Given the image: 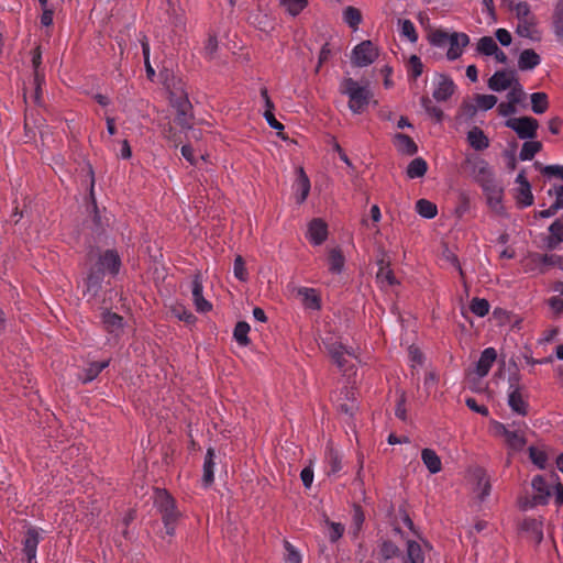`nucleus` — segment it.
Returning <instances> with one entry per match:
<instances>
[{"label":"nucleus","instance_id":"1","mask_svg":"<svg viewBox=\"0 0 563 563\" xmlns=\"http://www.w3.org/2000/svg\"><path fill=\"white\" fill-rule=\"evenodd\" d=\"M153 505L161 515L165 534L174 537L181 517L175 498L165 488H155Z\"/></svg>","mask_w":563,"mask_h":563},{"label":"nucleus","instance_id":"2","mask_svg":"<svg viewBox=\"0 0 563 563\" xmlns=\"http://www.w3.org/2000/svg\"><path fill=\"white\" fill-rule=\"evenodd\" d=\"M429 43L437 48H444L446 51V59L454 62L459 59L464 52V48L470 44V36L464 32L453 31L448 33L443 30H435L429 35Z\"/></svg>","mask_w":563,"mask_h":563},{"label":"nucleus","instance_id":"3","mask_svg":"<svg viewBox=\"0 0 563 563\" xmlns=\"http://www.w3.org/2000/svg\"><path fill=\"white\" fill-rule=\"evenodd\" d=\"M341 92L349 97V109L355 113H362L371 100V91L366 85H361L355 79L347 77L341 82Z\"/></svg>","mask_w":563,"mask_h":563},{"label":"nucleus","instance_id":"4","mask_svg":"<svg viewBox=\"0 0 563 563\" xmlns=\"http://www.w3.org/2000/svg\"><path fill=\"white\" fill-rule=\"evenodd\" d=\"M89 175H90V185H89V202L87 205V212L91 218L92 227L91 230L98 236H101L106 233L107 228L110 224V218L108 217L106 210L101 211L98 207L96 195H95V173L91 165H88Z\"/></svg>","mask_w":563,"mask_h":563},{"label":"nucleus","instance_id":"5","mask_svg":"<svg viewBox=\"0 0 563 563\" xmlns=\"http://www.w3.org/2000/svg\"><path fill=\"white\" fill-rule=\"evenodd\" d=\"M92 266L98 268L103 275L115 279L122 268V258L115 249H107L98 254Z\"/></svg>","mask_w":563,"mask_h":563},{"label":"nucleus","instance_id":"6","mask_svg":"<svg viewBox=\"0 0 563 563\" xmlns=\"http://www.w3.org/2000/svg\"><path fill=\"white\" fill-rule=\"evenodd\" d=\"M504 124L523 141L534 140L538 135L539 122L537 119L529 115L508 118L505 120Z\"/></svg>","mask_w":563,"mask_h":563},{"label":"nucleus","instance_id":"7","mask_svg":"<svg viewBox=\"0 0 563 563\" xmlns=\"http://www.w3.org/2000/svg\"><path fill=\"white\" fill-rule=\"evenodd\" d=\"M44 529L36 526H30L25 530L22 540V554L26 563H37V548L44 539Z\"/></svg>","mask_w":563,"mask_h":563},{"label":"nucleus","instance_id":"8","mask_svg":"<svg viewBox=\"0 0 563 563\" xmlns=\"http://www.w3.org/2000/svg\"><path fill=\"white\" fill-rule=\"evenodd\" d=\"M487 206L496 212L503 211L504 188L496 176L481 184Z\"/></svg>","mask_w":563,"mask_h":563},{"label":"nucleus","instance_id":"9","mask_svg":"<svg viewBox=\"0 0 563 563\" xmlns=\"http://www.w3.org/2000/svg\"><path fill=\"white\" fill-rule=\"evenodd\" d=\"M106 275L90 265L82 283V296L89 300L97 298L102 290Z\"/></svg>","mask_w":563,"mask_h":563},{"label":"nucleus","instance_id":"10","mask_svg":"<svg viewBox=\"0 0 563 563\" xmlns=\"http://www.w3.org/2000/svg\"><path fill=\"white\" fill-rule=\"evenodd\" d=\"M378 57V52L372 41L365 40L354 46L351 54L352 63L357 67H366Z\"/></svg>","mask_w":563,"mask_h":563},{"label":"nucleus","instance_id":"11","mask_svg":"<svg viewBox=\"0 0 563 563\" xmlns=\"http://www.w3.org/2000/svg\"><path fill=\"white\" fill-rule=\"evenodd\" d=\"M507 405L515 413L526 417L528 415L529 404L523 399L520 387L518 386V377H509V389L507 393Z\"/></svg>","mask_w":563,"mask_h":563},{"label":"nucleus","instance_id":"12","mask_svg":"<svg viewBox=\"0 0 563 563\" xmlns=\"http://www.w3.org/2000/svg\"><path fill=\"white\" fill-rule=\"evenodd\" d=\"M529 261L530 263L527 271L536 274H545L551 266L563 268V258L556 254L533 253L529 256Z\"/></svg>","mask_w":563,"mask_h":563},{"label":"nucleus","instance_id":"13","mask_svg":"<svg viewBox=\"0 0 563 563\" xmlns=\"http://www.w3.org/2000/svg\"><path fill=\"white\" fill-rule=\"evenodd\" d=\"M467 164L470 165V174L472 178L478 185L496 176L493 168L484 158H467Z\"/></svg>","mask_w":563,"mask_h":563},{"label":"nucleus","instance_id":"14","mask_svg":"<svg viewBox=\"0 0 563 563\" xmlns=\"http://www.w3.org/2000/svg\"><path fill=\"white\" fill-rule=\"evenodd\" d=\"M516 80L514 71L500 69L490 76L487 86L494 92H501L509 89Z\"/></svg>","mask_w":563,"mask_h":563},{"label":"nucleus","instance_id":"15","mask_svg":"<svg viewBox=\"0 0 563 563\" xmlns=\"http://www.w3.org/2000/svg\"><path fill=\"white\" fill-rule=\"evenodd\" d=\"M190 288L196 310L200 313L209 312L212 309V305L203 297V285L200 274L194 275Z\"/></svg>","mask_w":563,"mask_h":563},{"label":"nucleus","instance_id":"16","mask_svg":"<svg viewBox=\"0 0 563 563\" xmlns=\"http://www.w3.org/2000/svg\"><path fill=\"white\" fill-rule=\"evenodd\" d=\"M100 320L103 329L113 336H118L125 325L123 317L112 312L110 309L102 310Z\"/></svg>","mask_w":563,"mask_h":563},{"label":"nucleus","instance_id":"17","mask_svg":"<svg viewBox=\"0 0 563 563\" xmlns=\"http://www.w3.org/2000/svg\"><path fill=\"white\" fill-rule=\"evenodd\" d=\"M292 188L295 191L296 202L298 205L303 203L309 196L311 183L302 167H299L296 172V180Z\"/></svg>","mask_w":563,"mask_h":563},{"label":"nucleus","instance_id":"18","mask_svg":"<svg viewBox=\"0 0 563 563\" xmlns=\"http://www.w3.org/2000/svg\"><path fill=\"white\" fill-rule=\"evenodd\" d=\"M307 239L313 246L321 245L328 239L327 223L319 218L312 219L308 224Z\"/></svg>","mask_w":563,"mask_h":563},{"label":"nucleus","instance_id":"19","mask_svg":"<svg viewBox=\"0 0 563 563\" xmlns=\"http://www.w3.org/2000/svg\"><path fill=\"white\" fill-rule=\"evenodd\" d=\"M455 84L451 77L444 74H439L437 86L432 92L433 98L443 102L451 98L454 93Z\"/></svg>","mask_w":563,"mask_h":563},{"label":"nucleus","instance_id":"20","mask_svg":"<svg viewBox=\"0 0 563 563\" xmlns=\"http://www.w3.org/2000/svg\"><path fill=\"white\" fill-rule=\"evenodd\" d=\"M322 343L332 361L340 369H344L346 360L344 357V345L332 336L322 340Z\"/></svg>","mask_w":563,"mask_h":563},{"label":"nucleus","instance_id":"21","mask_svg":"<svg viewBox=\"0 0 563 563\" xmlns=\"http://www.w3.org/2000/svg\"><path fill=\"white\" fill-rule=\"evenodd\" d=\"M216 451L213 448H208L202 465V479L201 485L203 488H209L214 482V470H216Z\"/></svg>","mask_w":563,"mask_h":563},{"label":"nucleus","instance_id":"22","mask_svg":"<svg viewBox=\"0 0 563 563\" xmlns=\"http://www.w3.org/2000/svg\"><path fill=\"white\" fill-rule=\"evenodd\" d=\"M520 531L529 534L537 545L541 544L543 541V525L542 521L537 518H525L520 523Z\"/></svg>","mask_w":563,"mask_h":563},{"label":"nucleus","instance_id":"23","mask_svg":"<svg viewBox=\"0 0 563 563\" xmlns=\"http://www.w3.org/2000/svg\"><path fill=\"white\" fill-rule=\"evenodd\" d=\"M497 358V352L494 347H486L482 351L476 365L475 373L478 377H485L488 375L492 366Z\"/></svg>","mask_w":563,"mask_h":563},{"label":"nucleus","instance_id":"24","mask_svg":"<svg viewBox=\"0 0 563 563\" xmlns=\"http://www.w3.org/2000/svg\"><path fill=\"white\" fill-rule=\"evenodd\" d=\"M247 20L252 26L265 33L272 32L275 27L274 20L262 10L252 11Z\"/></svg>","mask_w":563,"mask_h":563},{"label":"nucleus","instance_id":"25","mask_svg":"<svg viewBox=\"0 0 563 563\" xmlns=\"http://www.w3.org/2000/svg\"><path fill=\"white\" fill-rule=\"evenodd\" d=\"M531 486L537 493L533 500L538 505H547L551 496L550 487L543 475H536L532 478Z\"/></svg>","mask_w":563,"mask_h":563},{"label":"nucleus","instance_id":"26","mask_svg":"<svg viewBox=\"0 0 563 563\" xmlns=\"http://www.w3.org/2000/svg\"><path fill=\"white\" fill-rule=\"evenodd\" d=\"M402 563H426V556L421 545L415 540H407L406 551L400 555Z\"/></svg>","mask_w":563,"mask_h":563},{"label":"nucleus","instance_id":"27","mask_svg":"<svg viewBox=\"0 0 563 563\" xmlns=\"http://www.w3.org/2000/svg\"><path fill=\"white\" fill-rule=\"evenodd\" d=\"M298 296L302 299V305L306 309L318 311L321 309V298L317 289L311 287H299Z\"/></svg>","mask_w":563,"mask_h":563},{"label":"nucleus","instance_id":"28","mask_svg":"<svg viewBox=\"0 0 563 563\" xmlns=\"http://www.w3.org/2000/svg\"><path fill=\"white\" fill-rule=\"evenodd\" d=\"M466 140L475 151H484L489 146V139L478 126H473L466 133Z\"/></svg>","mask_w":563,"mask_h":563},{"label":"nucleus","instance_id":"29","mask_svg":"<svg viewBox=\"0 0 563 563\" xmlns=\"http://www.w3.org/2000/svg\"><path fill=\"white\" fill-rule=\"evenodd\" d=\"M325 462L328 465V476H336L343 468L340 452L331 445L325 448Z\"/></svg>","mask_w":563,"mask_h":563},{"label":"nucleus","instance_id":"30","mask_svg":"<svg viewBox=\"0 0 563 563\" xmlns=\"http://www.w3.org/2000/svg\"><path fill=\"white\" fill-rule=\"evenodd\" d=\"M541 64L540 55L532 48L523 49L518 58V67L520 70H532Z\"/></svg>","mask_w":563,"mask_h":563},{"label":"nucleus","instance_id":"31","mask_svg":"<svg viewBox=\"0 0 563 563\" xmlns=\"http://www.w3.org/2000/svg\"><path fill=\"white\" fill-rule=\"evenodd\" d=\"M421 460L430 474H438L442 470V462L438 453L430 448L421 450Z\"/></svg>","mask_w":563,"mask_h":563},{"label":"nucleus","instance_id":"32","mask_svg":"<svg viewBox=\"0 0 563 563\" xmlns=\"http://www.w3.org/2000/svg\"><path fill=\"white\" fill-rule=\"evenodd\" d=\"M394 139L399 153L409 156L416 155L418 153V145L409 135L405 133H396Z\"/></svg>","mask_w":563,"mask_h":563},{"label":"nucleus","instance_id":"33","mask_svg":"<svg viewBox=\"0 0 563 563\" xmlns=\"http://www.w3.org/2000/svg\"><path fill=\"white\" fill-rule=\"evenodd\" d=\"M345 257L339 247L329 251L328 266L329 272L333 275H341L344 271Z\"/></svg>","mask_w":563,"mask_h":563},{"label":"nucleus","instance_id":"34","mask_svg":"<svg viewBox=\"0 0 563 563\" xmlns=\"http://www.w3.org/2000/svg\"><path fill=\"white\" fill-rule=\"evenodd\" d=\"M378 555L380 562H390L393 559L401 555L399 547L390 540H382L378 544Z\"/></svg>","mask_w":563,"mask_h":563},{"label":"nucleus","instance_id":"35","mask_svg":"<svg viewBox=\"0 0 563 563\" xmlns=\"http://www.w3.org/2000/svg\"><path fill=\"white\" fill-rule=\"evenodd\" d=\"M170 107L176 111L192 110V104L185 91H170L169 92Z\"/></svg>","mask_w":563,"mask_h":563},{"label":"nucleus","instance_id":"36","mask_svg":"<svg viewBox=\"0 0 563 563\" xmlns=\"http://www.w3.org/2000/svg\"><path fill=\"white\" fill-rule=\"evenodd\" d=\"M515 199L519 208L525 209L533 205L534 197L532 194V186H518L515 189Z\"/></svg>","mask_w":563,"mask_h":563},{"label":"nucleus","instance_id":"37","mask_svg":"<svg viewBox=\"0 0 563 563\" xmlns=\"http://www.w3.org/2000/svg\"><path fill=\"white\" fill-rule=\"evenodd\" d=\"M428 170V164L424 158L416 157L407 166L406 175L409 179L421 178Z\"/></svg>","mask_w":563,"mask_h":563},{"label":"nucleus","instance_id":"38","mask_svg":"<svg viewBox=\"0 0 563 563\" xmlns=\"http://www.w3.org/2000/svg\"><path fill=\"white\" fill-rule=\"evenodd\" d=\"M542 150V144L539 141L527 140L523 142L519 152L518 158L522 162L532 161L533 157Z\"/></svg>","mask_w":563,"mask_h":563},{"label":"nucleus","instance_id":"39","mask_svg":"<svg viewBox=\"0 0 563 563\" xmlns=\"http://www.w3.org/2000/svg\"><path fill=\"white\" fill-rule=\"evenodd\" d=\"M416 212L423 219L431 220L438 214V207L434 202L421 198L416 202Z\"/></svg>","mask_w":563,"mask_h":563},{"label":"nucleus","instance_id":"40","mask_svg":"<svg viewBox=\"0 0 563 563\" xmlns=\"http://www.w3.org/2000/svg\"><path fill=\"white\" fill-rule=\"evenodd\" d=\"M531 110L534 114H543L549 108L548 95L543 91L532 92L530 95Z\"/></svg>","mask_w":563,"mask_h":563},{"label":"nucleus","instance_id":"41","mask_svg":"<svg viewBox=\"0 0 563 563\" xmlns=\"http://www.w3.org/2000/svg\"><path fill=\"white\" fill-rule=\"evenodd\" d=\"M250 324L246 321H238L233 330V339L240 346H247L250 344L249 332Z\"/></svg>","mask_w":563,"mask_h":563},{"label":"nucleus","instance_id":"42","mask_svg":"<svg viewBox=\"0 0 563 563\" xmlns=\"http://www.w3.org/2000/svg\"><path fill=\"white\" fill-rule=\"evenodd\" d=\"M506 444L512 451H522L527 444V439L518 430H510L505 437Z\"/></svg>","mask_w":563,"mask_h":563},{"label":"nucleus","instance_id":"43","mask_svg":"<svg viewBox=\"0 0 563 563\" xmlns=\"http://www.w3.org/2000/svg\"><path fill=\"white\" fill-rule=\"evenodd\" d=\"M398 24L400 36L406 37L410 43H416L418 41V33L411 20L400 19Z\"/></svg>","mask_w":563,"mask_h":563},{"label":"nucleus","instance_id":"44","mask_svg":"<svg viewBox=\"0 0 563 563\" xmlns=\"http://www.w3.org/2000/svg\"><path fill=\"white\" fill-rule=\"evenodd\" d=\"M534 166L541 170V173L548 178H556L563 181V165L550 164L542 165L539 162L534 163Z\"/></svg>","mask_w":563,"mask_h":563},{"label":"nucleus","instance_id":"45","mask_svg":"<svg viewBox=\"0 0 563 563\" xmlns=\"http://www.w3.org/2000/svg\"><path fill=\"white\" fill-rule=\"evenodd\" d=\"M490 305L487 299L475 297L471 300L470 310L478 318H484L488 314Z\"/></svg>","mask_w":563,"mask_h":563},{"label":"nucleus","instance_id":"46","mask_svg":"<svg viewBox=\"0 0 563 563\" xmlns=\"http://www.w3.org/2000/svg\"><path fill=\"white\" fill-rule=\"evenodd\" d=\"M343 21L351 27L356 29L362 22V15L358 9L354 7H346L343 10Z\"/></svg>","mask_w":563,"mask_h":563},{"label":"nucleus","instance_id":"47","mask_svg":"<svg viewBox=\"0 0 563 563\" xmlns=\"http://www.w3.org/2000/svg\"><path fill=\"white\" fill-rule=\"evenodd\" d=\"M529 459L539 468L544 470L547 467L548 455L543 450H540L533 445L529 446Z\"/></svg>","mask_w":563,"mask_h":563},{"label":"nucleus","instance_id":"48","mask_svg":"<svg viewBox=\"0 0 563 563\" xmlns=\"http://www.w3.org/2000/svg\"><path fill=\"white\" fill-rule=\"evenodd\" d=\"M497 43L490 36H483L477 43V52L484 56H492L497 51Z\"/></svg>","mask_w":563,"mask_h":563},{"label":"nucleus","instance_id":"49","mask_svg":"<svg viewBox=\"0 0 563 563\" xmlns=\"http://www.w3.org/2000/svg\"><path fill=\"white\" fill-rule=\"evenodd\" d=\"M421 106L429 117L435 119L438 123L442 122L444 113L440 107L433 104L428 98L421 99Z\"/></svg>","mask_w":563,"mask_h":563},{"label":"nucleus","instance_id":"50","mask_svg":"<svg viewBox=\"0 0 563 563\" xmlns=\"http://www.w3.org/2000/svg\"><path fill=\"white\" fill-rule=\"evenodd\" d=\"M280 4L291 16H297L308 4V0H280Z\"/></svg>","mask_w":563,"mask_h":563},{"label":"nucleus","instance_id":"51","mask_svg":"<svg viewBox=\"0 0 563 563\" xmlns=\"http://www.w3.org/2000/svg\"><path fill=\"white\" fill-rule=\"evenodd\" d=\"M365 521V515L361 506L354 505L353 506V514H352V533L354 537L358 534L361 531L363 525Z\"/></svg>","mask_w":563,"mask_h":563},{"label":"nucleus","instance_id":"52","mask_svg":"<svg viewBox=\"0 0 563 563\" xmlns=\"http://www.w3.org/2000/svg\"><path fill=\"white\" fill-rule=\"evenodd\" d=\"M526 97L522 85L518 81V79L512 84L510 90L507 93V100L514 104H520Z\"/></svg>","mask_w":563,"mask_h":563},{"label":"nucleus","instance_id":"53","mask_svg":"<svg viewBox=\"0 0 563 563\" xmlns=\"http://www.w3.org/2000/svg\"><path fill=\"white\" fill-rule=\"evenodd\" d=\"M325 525L329 528L328 539L331 543H336L343 536L345 527L335 521L325 520Z\"/></svg>","mask_w":563,"mask_h":563},{"label":"nucleus","instance_id":"54","mask_svg":"<svg viewBox=\"0 0 563 563\" xmlns=\"http://www.w3.org/2000/svg\"><path fill=\"white\" fill-rule=\"evenodd\" d=\"M100 372L98 371L97 366L93 364V362L88 363V365L79 373L78 379L87 385L92 383L98 376Z\"/></svg>","mask_w":563,"mask_h":563},{"label":"nucleus","instance_id":"55","mask_svg":"<svg viewBox=\"0 0 563 563\" xmlns=\"http://www.w3.org/2000/svg\"><path fill=\"white\" fill-rule=\"evenodd\" d=\"M285 549V563H302V558L299 550L289 541H284Z\"/></svg>","mask_w":563,"mask_h":563},{"label":"nucleus","instance_id":"56","mask_svg":"<svg viewBox=\"0 0 563 563\" xmlns=\"http://www.w3.org/2000/svg\"><path fill=\"white\" fill-rule=\"evenodd\" d=\"M553 33L558 42L563 45V9L556 8L554 11Z\"/></svg>","mask_w":563,"mask_h":563},{"label":"nucleus","instance_id":"57","mask_svg":"<svg viewBox=\"0 0 563 563\" xmlns=\"http://www.w3.org/2000/svg\"><path fill=\"white\" fill-rule=\"evenodd\" d=\"M192 119H194L192 110H187V111L176 112V117H175L174 121L181 130H190V129H192V122H191Z\"/></svg>","mask_w":563,"mask_h":563},{"label":"nucleus","instance_id":"58","mask_svg":"<svg viewBox=\"0 0 563 563\" xmlns=\"http://www.w3.org/2000/svg\"><path fill=\"white\" fill-rule=\"evenodd\" d=\"M533 29H534L533 22H530L529 20L528 21H519L517 24V27H516V33L520 37H526V38H530L532 41H537L538 37L533 36V32H534Z\"/></svg>","mask_w":563,"mask_h":563},{"label":"nucleus","instance_id":"59","mask_svg":"<svg viewBox=\"0 0 563 563\" xmlns=\"http://www.w3.org/2000/svg\"><path fill=\"white\" fill-rule=\"evenodd\" d=\"M423 73V64L419 56L411 55L409 57V70H408V77L410 79H417L420 77Z\"/></svg>","mask_w":563,"mask_h":563},{"label":"nucleus","instance_id":"60","mask_svg":"<svg viewBox=\"0 0 563 563\" xmlns=\"http://www.w3.org/2000/svg\"><path fill=\"white\" fill-rule=\"evenodd\" d=\"M233 275L240 282H246L249 279V274L245 268L244 260L241 255H238L233 262Z\"/></svg>","mask_w":563,"mask_h":563},{"label":"nucleus","instance_id":"61","mask_svg":"<svg viewBox=\"0 0 563 563\" xmlns=\"http://www.w3.org/2000/svg\"><path fill=\"white\" fill-rule=\"evenodd\" d=\"M497 97L495 95H478L476 97L477 108L484 112L493 109L497 104Z\"/></svg>","mask_w":563,"mask_h":563},{"label":"nucleus","instance_id":"62","mask_svg":"<svg viewBox=\"0 0 563 563\" xmlns=\"http://www.w3.org/2000/svg\"><path fill=\"white\" fill-rule=\"evenodd\" d=\"M45 85L43 73H33L34 100L38 104L42 98V87Z\"/></svg>","mask_w":563,"mask_h":563},{"label":"nucleus","instance_id":"63","mask_svg":"<svg viewBox=\"0 0 563 563\" xmlns=\"http://www.w3.org/2000/svg\"><path fill=\"white\" fill-rule=\"evenodd\" d=\"M549 196H554L552 205L560 210L563 209V185L554 184L549 190Z\"/></svg>","mask_w":563,"mask_h":563},{"label":"nucleus","instance_id":"64","mask_svg":"<svg viewBox=\"0 0 563 563\" xmlns=\"http://www.w3.org/2000/svg\"><path fill=\"white\" fill-rule=\"evenodd\" d=\"M219 48V41L216 35H210L203 47L205 56L209 59H213Z\"/></svg>","mask_w":563,"mask_h":563}]
</instances>
